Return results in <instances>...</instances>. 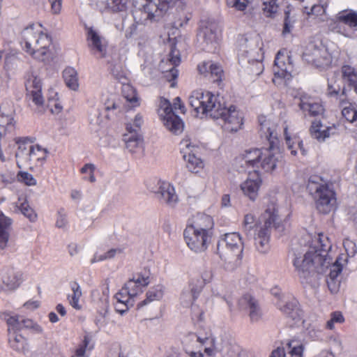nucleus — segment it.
Segmentation results:
<instances>
[{"label":"nucleus","mask_w":357,"mask_h":357,"mask_svg":"<svg viewBox=\"0 0 357 357\" xmlns=\"http://www.w3.org/2000/svg\"><path fill=\"white\" fill-rule=\"evenodd\" d=\"M8 342L10 347L18 353L26 354L29 351L27 340L15 331L11 332L10 328L9 329Z\"/></svg>","instance_id":"obj_31"},{"label":"nucleus","mask_w":357,"mask_h":357,"mask_svg":"<svg viewBox=\"0 0 357 357\" xmlns=\"http://www.w3.org/2000/svg\"><path fill=\"white\" fill-rule=\"evenodd\" d=\"M164 294V287L161 284L151 288L146 293V298L137 304V308L142 307L153 301L160 300Z\"/></svg>","instance_id":"obj_39"},{"label":"nucleus","mask_w":357,"mask_h":357,"mask_svg":"<svg viewBox=\"0 0 357 357\" xmlns=\"http://www.w3.org/2000/svg\"><path fill=\"white\" fill-rule=\"evenodd\" d=\"M185 242L195 252H204L211 243L212 235L186 226L183 231Z\"/></svg>","instance_id":"obj_12"},{"label":"nucleus","mask_w":357,"mask_h":357,"mask_svg":"<svg viewBox=\"0 0 357 357\" xmlns=\"http://www.w3.org/2000/svg\"><path fill=\"white\" fill-rule=\"evenodd\" d=\"M243 245L241 237L236 232L225 234L218 241L217 252L225 261V268L233 271L240 264Z\"/></svg>","instance_id":"obj_5"},{"label":"nucleus","mask_w":357,"mask_h":357,"mask_svg":"<svg viewBox=\"0 0 357 357\" xmlns=\"http://www.w3.org/2000/svg\"><path fill=\"white\" fill-rule=\"evenodd\" d=\"M86 40L88 47L93 54L99 58H105L107 55V41L100 32L90 27L87 30Z\"/></svg>","instance_id":"obj_14"},{"label":"nucleus","mask_w":357,"mask_h":357,"mask_svg":"<svg viewBox=\"0 0 357 357\" xmlns=\"http://www.w3.org/2000/svg\"><path fill=\"white\" fill-rule=\"evenodd\" d=\"M15 114L13 104L11 102H4L0 106V137L11 132L15 130Z\"/></svg>","instance_id":"obj_17"},{"label":"nucleus","mask_w":357,"mask_h":357,"mask_svg":"<svg viewBox=\"0 0 357 357\" xmlns=\"http://www.w3.org/2000/svg\"><path fill=\"white\" fill-rule=\"evenodd\" d=\"M15 211L21 212L31 222H35L37 219V214L26 199L21 202V198H19L18 202L15 204Z\"/></svg>","instance_id":"obj_40"},{"label":"nucleus","mask_w":357,"mask_h":357,"mask_svg":"<svg viewBox=\"0 0 357 357\" xmlns=\"http://www.w3.org/2000/svg\"><path fill=\"white\" fill-rule=\"evenodd\" d=\"M342 114L347 121L357 126V107L349 104L347 106H344L342 108Z\"/></svg>","instance_id":"obj_49"},{"label":"nucleus","mask_w":357,"mask_h":357,"mask_svg":"<svg viewBox=\"0 0 357 357\" xmlns=\"http://www.w3.org/2000/svg\"><path fill=\"white\" fill-rule=\"evenodd\" d=\"M284 135L285 137L286 144L287 145L288 149L291 151V153L295 155L296 154V148L294 147L295 142H292V139L289 135L287 127L284 128Z\"/></svg>","instance_id":"obj_60"},{"label":"nucleus","mask_w":357,"mask_h":357,"mask_svg":"<svg viewBox=\"0 0 357 357\" xmlns=\"http://www.w3.org/2000/svg\"><path fill=\"white\" fill-rule=\"evenodd\" d=\"M263 3V10L269 17L275 13L278 10L277 0H261Z\"/></svg>","instance_id":"obj_53"},{"label":"nucleus","mask_w":357,"mask_h":357,"mask_svg":"<svg viewBox=\"0 0 357 357\" xmlns=\"http://www.w3.org/2000/svg\"><path fill=\"white\" fill-rule=\"evenodd\" d=\"M337 132L336 126L333 124L331 126H324L320 121H313L310 128V133L314 139L319 142H324L331 135H333Z\"/></svg>","instance_id":"obj_28"},{"label":"nucleus","mask_w":357,"mask_h":357,"mask_svg":"<svg viewBox=\"0 0 357 357\" xmlns=\"http://www.w3.org/2000/svg\"><path fill=\"white\" fill-rule=\"evenodd\" d=\"M342 78L349 85L357 83V70L349 65L342 67Z\"/></svg>","instance_id":"obj_48"},{"label":"nucleus","mask_w":357,"mask_h":357,"mask_svg":"<svg viewBox=\"0 0 357 357\" xmlns=\"http://www.w3.org/2000/svg\"><path fill=\"white\" fill-rule=\"evenodd\" d=\"M169 61L174 65V66L167 72L165 77L169 82L172 81L171 86L174 87L176 84L174 80L178 77V70L176 68V66H177L181 61L179 52L178 50H176L175 47H172L171 49V52L169 54Z\"/></svg>","instance_id":"obj_34"},{"label":"nucleus","mask_w":357,"mask_h":357,"mask_svg":"<svg viewBox=\"0 0 357 357\" xmlns=\"http://www.w3.org/2000/svg\"><path fill=\"white\" fill-rule=\"evenodd\" d=\"M261 184V178L258 170L249 173L248 178L241 184V189L245 195L250 199L255 201L258 195V192Z\"/></svg>","instance_id":"obj_23"},{"label":"nucleus","mask_w":357,"mask_h":357,"mask_svg":"<svg viewBox=\"0 0 357 357\" xmlns=\"http://www.w3.org/2000/svg\"><path fill=\"white\" fill-rule=\"evenodd\" d=\"M70 288L73 293L68 296L69 303L73 308L80 310L82 307L79 304V301L82 295L81 288L76 282H73L70 284Z\"/></svg>","instance_id":"obj_44"},{"label":"nucleus","mask_w":357,"mask_h":357,"mask_svg":"<svg viewBox=\"0 0 357 357\" xmlns=\"http://www.w3.org/2000/svg\"><path fill=\"white\" fill-rule=\"evenodd\" d=\"M83 342H84V345L79 347L76 350L75 354L72 357H84L85 347H87V345L89 344V341L86 337H84Z\"/></svg>","instance_id":"obj_62"},{"label":"nucleus","mask_w":357,"mask_h":357,"mask_svg":"<svg viewBox=\"0 0 357 357\" xmlns=\"http://www.w3.org/2000/svg\"><path fill=\"white\" fill-rule=\"evenodd\" d=\"M3 282L8 289H15L21 282V274L9 269L3 276Z\"/></svg>","instance_id":"obj_43"},{"label":"nucleus","mask_w":357,"mask_h":357,"mask_svg":"<svg viewBox=\"0 0 357 357\" xmlns=\"http://www.w3.org/2000/svg\"><path fill=\"white\" fill-rule=\"evenodd\" d=\"M31 165H38L43 164L46 160L48 151L42 148L40 145H30Z\"/></svg>","instance_id":"obj_42"},{"label":"nucleus","mask_w":357,"mask_h":357,"mask_svg":"<svg viewBox=\"0 0 357 357\" xmlns=\"http://www.w3.org/2000/svg\"><path fill=\"white\" fill-rule=\"evenodd\" d=\"M263 153L264 150L259 149L246 151L243 158L245 165L257 169L259 168V165L262 158Z\"/></svg>","instance_id":"obj_37"},{"label":"nucleus","mask_w":357,"mask_h":357,"mask_svg":"<svg viewBox=\"0 0 357 357\" xmlns=\"http://www.w3.org/2000/svg\"><path fill=\"white\" fill-rule=\"evenodd\" d=\"M96 167L93 164L88 163L81 169V173L85 174L83 179L94 183L96 179L94 175Z\"/></svg>","instance_id":"obj_51"},{"label":"nucleus","mask_w":357,"mask_h":357,"mask_svg":"<svg viewBox=\"0 0 357 357\" xmlns=\"http://www.w3.org/2000/svg\"><path fill=\"white\" fill-rule=\"evenodd\" d=\"M144 120L143 116L140 114H136L135 116L133 123H130L133 129L137 130L138 132H139L140 128L142 125L143 124Z\"/></svg>","instance_id":"obj_63"},{"label":"nucleus","mask_w":357,"mask_h":357,"mask_svg":"<svg viewBox=\"0 0 357 357\" xmlns=\"http://www.w3.org/2000/svg\"><path fill=\"white\" fill-rule=\"evenodd\" d=\"M154 192L161 203L170 207H174L178 201L174 188L168 182L158 181Z\"/></svg>","instance_id":"obj_20"},{"label":"nucleus","mask_w":357,"mask_h":357,"mask_svg":"<svg viewBox=\"0 0 357 357\" xmlns=\"http://www.w3.org/2000/svg\"><path fill=\"white\" fill-rule=\"evenodd\" d=\"M278 211L274 204L268 206L261 215V221L259 225L256 227L255 234V245L257 251L261 254L267 253L270 250L271 229L274 227L280 229V220Z\"/></svg>","instance_id":"obj_6"},{"label":"nucleus","mask_w":357,"mask_h":357,"mask_svg":"<svg viewBox=\"0 0 357 357\" xmlns=\"http://www.w3.org/2000/svg\"><path fill=\"white\" fill-rule=\"evenodd\" d=\"M307 189L313 196L317 210L322 213H328L335 208L336 198L335 192L321 177L311 176L307 181Z\"/></svg>","instance_id":"obj_7"},{"label":"nucleus","mask_w":357,"mask_h":357,"mask_svg":"<svg viewBox=\"0 0 357 357\" xmlns=\"http://www.w3.org/2000/svg\"><path fill=\"white\" fill-rule=\"evenodd\" d=\"M204 282L199 278L191 279L181 294L180 301L184 307L193 305L195 301L202 292Z\"/></svg>","instance_id":"obj_15"},{"label":"nucleus","mask_w":357,"mask_h":357,"mask_svg":"<svg viewBox=\"0 0 357 357\" xmlns=\"http://www.w3.org/2000/svg\"><path fill=\"white\" fill-rule=\"evenodd\" d=\"M298 105L300 109L304 112L305 115H309L311 116H319L322 115L324 111L322 105L319 102L309 97L301 98Z\"/></svg>","instance_id":"obj_29"},{"label":"nucleus","mask_w":357,"mask_h":357,"mask_svg":"<svg viewBox=\"0 0 357 357\" xmlns=\"http://www.w3.org/2000/svg\"><path fill=\"white\" fill-rule=\"evenodd\" d=\"M255 218L253 215L252 214H247L244 217V221H243V229L245 231L248 232L251 229H252L254 227L256 228L257 226L259 225H256L255 223Z\"/></svg>","instance_id":"obj_58"},{"label":"nucleus","mask_w":357,"mask_h":357,"mask_svg":"<svg viewBox=\"0 0 357 357\" xmlns=\"http://www.w3.org/2000/svg\"><path fill=\"white\" fill-rule=\"evenodd\" d=\"M213 339L211 337H201L196 333H190L185 335L182 341L184 351L190 349H200L203 346L212 344Z\"/></svg>","instance_id":"obj_27"},{"label":"nucleus","mask_w":357,"mask_h":357,"mask_svg":"<svg viewBox=\"0 0 357 357\" xmlns=\"http://www.w3.org/2000/svg\"><path fill=\"white\" fill-rule=\"evenodd\" d=\"M17 178L26 185L33 186L36 185V180L33 175L26 172H20L17 174Z\"/></svg>","instance_id":"obj_55"},{"label":"nucleus","mask_w":357,"mask_h":357,"mask_svg":"<svg viewBox=\"0 0 357 357\" xmlns=\"http://www.w3.org/2000/svg\"><path fill=\"white\" fill-rule=\"evenodd\" d=\"M110 71L116 79L120 82H123V80L126 79L123 66L120 63L112 65Z\"/></svg>","instance_id":"obj_54"},{"label":"nucleus","mask_w":357,"mask_h":357,"mask_svg":"<svg viewBox=\"0 0 357 357\" xmlns=\"http://www.w3.org/2000/svg\"><path fill=\"white\" fill-rule=\"evenodd\" d=\"M327 93L328 96L335 99V102L337 103L341 108L351 104L348 100L345 88L341 89L340 86H336L329 82L328 84Z\"/></svg>","instance_id":"obj_32"},{"label":"nucleus","mask_w":357,"mask_h":357,"mask_svg":"<svg viewBox=\"0 0 357 357\" xmlns=\"http://www.w3.org/2000/svg\"><path fill=\"white\" fill-rule=\"evenodd\" d=\"M100 12L112 13L124 12L127 10L129 0H90Z\"/></svg>","instance_id":"obj_26"},{"label":"nucleus","mask_w":357,"mask_h":357,"mask_svg":"<svg viewBox=\"0 0 357 357\" xmlns=\"http://www.w3.org/2000/svg\"><path fill=\"white\" fill-rule=\"evenodd\" d=\"M151 282L150 273L149 271L139 273L130 279L118 292L119 298H122V295L127 298L135 301V298L143 292L144 287Z\"/></svg>","instance_id":"obj_9"},{"label":"nucleus","mask_w":357,"mask_h":357,"mask_svg":"<svg viewBox=\"0 0 357 357\" xmlns=\"http://www.w3.org/2000/svg\"><path fill=\"white\" fill-rule=\"evenodd\" d=\"M227 5L237 10L243 11L248 6L247 0H227Z\"/></svg>","instance_id":"obj_56"},{"label":"nucleus","mask_w":357,"mask_h":357,"mask_svg":"<svg viewBox=\"0 0 357 357\" xmlns=\"http://www.w3.org/2000/svg\"><path fill=\"white\" fill-rule=\"evenodd\" d=\"M307 237L311 238L308 250L303 256L294 254L293 259V264L301 282L304 286L317 287L320 275L330 266L327 284L331 293H337L340 284L338 275L342 271L347 257L342 255L332 264V259L328 255L332 245L328 238L321 233L315 234L313 237L308 234Z\"/></svg>","instance_id":"obj_1"},{"label":"nucleus","mask_w":357,"mask_h":357,"mask_svg":"<svg viewBox=\"0 0 357 357\" xmlns=\"http://www.w3.org/2000/svg\"><path fill=\"white\" fill-rule=\"evenodd\" d=\"M51 4V10L53 14H59L61 10L62 0H48Z\"/></svg>","instance_id":"obj_61"},{"label":"nucleus","mask_w":357,"mask_h":357,"mask_svg":"<svg viewBox=\"0 0 357 357\" xmlns=\"http://www.w3.org/2000/svg\"><path fill=\"white\" fill-rule=\"evenodd\" d=\"M273 70L275 77L287 80L290 79L292 66L289 61V58L284 56L280 52H278L275 59Z\"/></svg>","instance_id":"obj_25"},{"label":"nucleus","mask_w":357,"mask_h":357,"mask_svg":"<svg viewBox=\"0 0 357 357\" xmlns=\"http://www.w3.org/2000/svg\"><path fill=\"white\" fill-rule=\"evenodd\" d=\"M331 29L349 38H357V12L345 10L340 12L336 21L331 25Z\"/></svg>","instance_id":"obj_8"},{"label":"nucleus","mask_w":357,"mask_h":357,"mask_svg":"<svg viewBox=\"0 0 357 357\" xmlns=\"http://www.w3.org/2000/svg\"><path fill=\"white\" fill-rule=\"evenodd\" d=\"M209 67V74L211 77L213 78V82H219L222 79V76L223 74V70L222 67L217 64L211 62V64L208 65Z\"/></svg>","instance_id":"obj_52"},{"label":"nucleus","mask_w":357,"mask_h":357,"mask_svg":"<svg viewBox=\"0 0 357 357\" xmlns=\"http://www.w3.org/2000/svg\"><path fill=\"white\" fill-rule=\"evenodd\" d=\"M277 307L287 317L294 321L301 320L303 313L298 307V303L295 298L280 299L275 303Z\"/></svg>","instance_id":"obj_24"},{"label":"nucleus","mask_w":357,"mask_h":357,"mask_svg":"<svg viewBox=\"0 0 357 357\" xmlns=\"http://www.w3.org/2000/svg\"><path fill=\"white\" fill-rule=\"evenodd\" d=\"M241 310L248 312L250 321L258 322L262 317L261 308L257 301L250 295H244L238 301Z\"/></svg>","instance_id":"obj_22"},{"label":"nucleus","mask_w":357,"mask_h":357,"mask_svg":"<svg viewBox=\"0 0 357 357\" xmlns=\"http://www.w3.org/2000/svg\"><path fill=\"white\" fill-rule=\"evenodd\" d=\"M259 135L261 138L268 142V148L264 149L259 167L266 172L273 171L282 163V155L279 151V139L276 132V125L266 119L264 116L259 117Z\"/></svg>","instance_id":"obj_3"},{"label":"nucleus","mask_w":357,"mask_h":357,"mask_svg":"<svg viewBox=\"0 0 357 357\" xmlns=\"http://www.w3.org/2000/svg\"><path fill=\"white\" fill-rule=\"evenodd\" d=\"M17 165L19 168H22L26 165H31V158L30 152V145L25 144H20L15 153Z\"/></svg>","instance_id":"obj_35"},{"label":"nucleus","mask_w":357,"mask_h":357,"mask_svg":"<svg viewBox=\"0 0 357 357\" xmlns=\"http://www.w3.org/2000/svg\"><path fill=\"white\" fill-rule=\"evenodd\" d=\"M179 146L183 158L186 161V167L188 170L195 174L199 172L204 168V162L194 153L198 148L197 145L193 144L190 138L185 137L181 141Z\"/></svg>","instance_id":"obj_13"},{"label":"nucleus","mask_w":357,"mask_h":357,"mask_svg":"<svg viewBox=\"0 0 357 357\" xmlns=\"http://www.w3.org/2000/svg\"><path fill=\"white\" fill-rule=\"evenodd\" d=\"M189 105L197 114H203L218 121L224 130L236 132L243 126V115L236 107H226L218 95L209 91H195L189 97Z\"/></svg>","instance_id":"obj_2"},{"label":"nucleus","mask_w":357,"mask_h":357,"mask_svg":"<svg viewBox=\"0 0 357 357\" xmlns=\"http://www.w3.org/2000/svg\"><path fill=\"white\" fill-rule=\"evenodd\" d=\"M303 59L317 68H323L330 64L331 55L321 44L310 43L303 53Z\"/></svg>","instance_id":"obj_11"},{"label":"nucleus","mask_w":357,"mask_h":357,"mask_svg":"<svg viewBox=\"0 0 357 357\" xmlns=\"http://www.w3.org/2000/svg\"><path fill=\"white\" fill-rule=\"evenodd\" d=\"M24 84L29 100H31L38 106L43 105L44 98L41 94L40 79L33 72H29L26 75Z\"/></svg>","instance_id":"obj_16"},{"label":"nucleus","mask_w":357,"mask_h":357,"mask_svg":"<svg viewBox=\"0 0 357 357\" xmlns=\"http://www.w3.org/2000/svg\"><path fill=\"white\" fill-rule=\"evenodd\" d=\"M173 107L170 102L165 99L161 98L160 102V107L158 114L165 126L173 134H181L184 128V124L181 119L174 114Z\"/></svg>","instance_id":"obj_10"},{"label":"nucleus","mask_w":357,"mask_h":357,"mask_svg":"<svg viewBox=\"0 0 357 357\" xmlns=\"http://www.w3.org/2000/svg\"><path fill=\"white\" fill-rule=\"evenodd\" d=\"M186 226L213 235L214 222L210 215L203 213H197L188 220Z\"/></svg>","instance_id":"obj_21"},{"label":"nucleus","mask_w":357,"mask_h":357,"mask_svg":"<svg viewBox=\"0 0 357 357\" xmlns=\"http://www.w3.org/2000/svg\"><path fill=\"white\" fill-rule=\"evenodd\" d=\"M285 349L283 347H278L273 350L269 357H285Z\"/></svg>","instance_id":"obj_64"},{"label":"nucleus","mask_w":357,"mask_h":357,"mask_svg":"<svg viewBox=\"0 0 357 357\" xmlns=\"http://www.w3.org/2000/svg\"><path fill=\"white\" fill-rule=\"evenodd\" d=\"M63 77L66 86L73 91L79 88L78 75L75 68L68 67L63 72Z\"/></svg>","instance_id":"obj_41"},{"label":"nucleus","mask_w":357,"mask_h":357,"mask_svg":"<svg viewBox=\"0 0 357 357\" xmlns=\"http://www.w3.org/2000/svg\"><path fill=\"white\" fill-rule=\"evenodd\" d=\"M287 347L291 357H303L304 345L301 341L297 340H289L287 343Z\"/></svg>","instance_id":"obj_47"},{"label":"nucleus","mask_w":357,"mask_h":357,"mask_svg":"<svg viewBox=\"0 0 357 357\" xmlns=\"http://www.w3.org/2000/svg\"><path fill=\"white\" fill-rule=\"evenodd\" d=\"M22 34L24 50L34 59L45 61L51 57L52 38L47 33L30 26L25 28Z\"/></svg>","instance_id":"obj_4"},{"label":"nucleus","mask_w":357,"mask_h":357,"mask_svg":"<svg viewBox=\"0 0 357 357\" xmlns=\"http://www.w3.org/2000/svg\"><path fill=\"white\" fill-rule=\"evenodd\" d=\"M123 141L126 149L132 154H142L143 152V138L137 130L133 129L130 123L126 124V132L123 135Z\"/></svg>","instance_id":"obj_18"},{"label":"nucleus","mask_w":357,"mask_h":357,"mask_svg":"<svg viewBox=\"0 0 357 357\" xmlns=\"http://www.w3.org/2000/svg\"><path fill=\"white\" fill-rule=\"evenodd\" d=\"M191 14L185 11L183 6H177L176 12L173 15L172 26L175 29L184 27L191 19Z\"/></svg>","instance_id":"obj_36"},{"label":"nucleus","mask_w":357,"mask_h":357,"mask_svg":"<svg viewBox=\"0 0 357 357\" xmlns=\"http://www.w3.org/2000/svg\"><path fill=\"white\" fill-rule=\"evenodd\" d=\"M116 299V303H115L114 308L115 310L123 315L125 314L130 307H132L135 304V301L127 298L126 296L122 295V298H119L118 293L115 296Z\"/></svg>","instance_id":"obj_45"},{"label":"nucleus","mask_w":357,"mask_h":357,"mask_svg":"<svg viewBox=\"0 0 357 357\" xmlns=\"http://www.w3.org/2000/svg\"><path fill=\"white\" fill-rule=\"evenodd\" d=\"M198 40L205 43L206 48L210 50L217 43V34L211 26L202 27L197 34Z\"/></svg>","instance_id":"obj_33"},{"label":"nucleus","mask_w":357,"mask_h":357,"mask_svg":"<svg viewBox=\"0 0 357 357\" xmlns=\"http://www.w3.org/2000/svg\"><path fill=\"white\" fill-rule=\"evenodd\" d=\"M68 225L67 215L63 208H60L57 212V218L56 227L58 228H65Z\"/></svg>","instance_id":"obj_57"},{"label":"nucleus","mask_w":357,"mask_h":357,"mask_svg":"<svg viewBox=\"0 0 357 357\" xmlns=\"http://www.w3.org/2000/svg\"><path fill=\"white\" fill-rule=\"evenodd\" d=\"M122 95L129 102L132 107L139 105V99L135 89L130 84H124L122 88Z\"/></svg>","instance_id":"obj_46"},{"label":"nucleus","mask_w":357,"mask_h":357,"mask_svg":"<svg viewBox=\"0 0 357 357\" xmlns=\"http://www.w3.org/2000/svg\"><path fill=\"white\" fill-rule=\"evenodd\" d=\"M123 252L121 248H112L104 254L96 253L91 260V263L93 264L98 261H104L114 258L117 255H121Z\"/></svg>","instance_id":"obj_50"},{"label":"nucleus","mask_w":357,"mask_h":357,"mask_svg":"<svg viewBox=\"0 0 357 357\" xmlns=\"http://www.w3.org/2000/svg\"><path fill=\"white\" fill-rule=\"evenodd\" d=\"M343 245L344 247L345 251L347 252V255L349 257L354 256L356 252V247L353 241L349 239H346L343 242Z\"/></svg>","instance_id":"obj_59"},{"label":"nucleus","mask_w":357,"mask_h":357,"mask_svg":"<svg viewBox=\"0 0 357 357\" xmlns=\"http://www.w3.org/2000/svg\"><path fill=\"white\" fill-rule=\"evenodd\" d=\"M144 6L147 18L152 22L159 21L167 13L169 8L171 0H146Z\"/></svg>","instance_id":"obj_19"},{"label":"nucleus","mask_w":357,"mask_h":357,"mask_svg":"<svg viewBox=\"0 0 357 357\" xmlns=\"http://www.w3.org/2000/svg\"><path fill=\"white\" fill-rule=\"evenodd\" d=\"M0 317L4 320L8 326V331L11 329V332L22 330V317L17 314H13L9 312H3L1 314Z\"/></svg>","instance_id":"obj_38"},{"label":"nucleus","mask_w":357,"mask_h":357,"mask_svg":"<svg viewBox=\"0 0 357 357\" xmlns=\"http://www.w3.org/2000/svg\"><path fill=\"white\" fill-rule=\"evenodd\" d=\"M12 220L0 211V250L8 247Z\"/></svg>","instance_id":"obj_30"}]
</instances>
